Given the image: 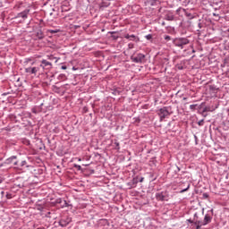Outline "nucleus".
<instances>
[{"instance_id":"obj_1","label":"nucleus","mask_w":229,"mask_h":229,"mask_svg":"<svg viewBox=\"0 0 229 229\" xmlns=\"http://www.w3.org/2000/svg\"><path fill=\"white\" fill-rule=\"evenodd\" d=\"M190 40L187 38H175L173 39V44L179 49H183L184 46L189 44Z\"/></svg>"},{"instance_id":"obj_2","label":"nucleus","mask_w":229,"mask_h":229,"mask_svg":"<svg viewBox=\"0 0 229 229\" xmlns=\"http://www.w3.org/2000/svg\"><path fill=\"white\" fill-rule=\"evenodd\" d=\"M214 217V209L208 210L207 214L204 216V219L201 222V226H207L212 223Z\"/></svg>"},{"instance_id":"obj_3","label":"nucleus","mask_w":229,"mask_h":229,"mask_svg":"<svg viewBox=\"0 0 229 229\" xmlns=\"http://www.w3.org/2000/svg\"><path fill=\"white\" fill-rule=\"evenodd\" d=\"M170 108L167 106H164L158 110V115L160 117L159 121L162 123L165 117H169L171 115Z\"/></svg>"},{"instance_id":"obj_4","label":"nucleus","mask_w":229,"mask_h":229,"mask_svg":"<svg viewBox=\"0 0 229 229\" xmlns=\"http://www.w3.org/2000/svg\"><path fill=\"white\" fill-rule=\"evenodd\" d=\"M4 164L7 165H13L14 169H18L19 166V158L17 156H11L10 157L6 158Z\"/></svg>"},{"instance_id":"obj_5","label":"nucleus","mask_w":229,"mask_h":229,"mask_svg":"<svg viewBox=\"0 0 229 229\" xmlns=\"http://www.w3.org/2000/svg\"><path fill=\"white\" fill-rule=\"evenodd\" d=\"M156 199L157 201H169V191H160L156 193Z\"/></svg>"},{"instance_id":"obj_6","label":"nucleus","mask_w":229,"mask_h":229,"mask_svg":"<svg viewBox=\"0 0 229 229\" xmlns=\"http://www.w3.org/2000/svg\"><path fill=\"white\" fill-rule=\"evenodd\" d=\"M131 60L134 64H142L146 60V55L139 53L136 55H131Z\"/></svg>"},{"instance_id":"obj_7","label":"nucleus","mask_w":229,"mask_h":229,"mask_svg":"<svg viewBox=\"0 0 229 229\" xmlns=\"http://www.w3.org/2000/svg\"><path fill=\"white\" fill-rule=\"evenodd\" d=\"M39 67H42L44 71H50V69H53V63L46 59H42Z\"/></svg>"},{"instance_id":"obj_8","label":"nucleus","mask_w":229,"mask_h":229,"mask_svg":"<svg viewBox=\"0 0 229 229\" xmlns=\"http://www.w3.org/2000/svg\"><path fill=\"white\" fill-rule=\"evenodd\" d=\"M193 221H194L195 229H201V222H202V220L199 219V216H198V212L194 213V215H193Z\"/></svg>"},{"instance_id":"obj_9","label":"nucleus","mask_w":229,"mask_h":229,"mask_svg":"<svg viewBox=\"0 0 229 229\" xmlns=\"http://www.w3.org/2000/svg\"><path fill=\"white\" fill-rule=\"evenodd\" d=\"M40 71L39 67H27L25 68V72L27 74H33L34 76H37V72Z\"/></svg>"},{"instance_id":"obj_10","label":"nucleus","mask_w":229,"mask_h":229,"mask_svg":"<svg viewBox=\"0 0 229 229\" xmlns=\"http://www.w3.org/2000/svg\"><path fill=\"white\" fill-rule=\"evenodd\" d=\"M30 13V9H26L22 11L21 13H18L16 15V19H22L23 21H26L28 19V14Z\"/></svg>"},{"instance_id":"obj_11","label":"nucleus","mask_w":229,"mask_h":229,"mask_svg":"<svg viewBox=\"0 0 229 229\" xmlns=\"http://www.w3.org/2000/svg\"><path fill=\"white\" fill-rule=\"evenodd\" d=\"M55 203H57L58 205H61L62 208H65V207H69V203H67V200H64L62 198L56 199Z\"/></svg>"},{"instance_id":"obj_12","label":"nucleus","mask_w":229,"mask_h":229,"mask_svg":"<svg viewBox=\"0 0 229 229\" xmlns=\"http://www.w3.org/2000/svg\"><path fill=\"white\" fill-rule=\"evenodd\" d=\"M175 17L173 12H167L165 14V21H174Z\"/></svg>"},{"instance_id":"obj_13","label":"nucleus","mask_w":229,"mask_h":229,"mask_svg":"<svg viewBox=\"0 0 229 229\" xmlns=\"http://www.w3.org/2000/svg\"><path fill=\"white\" fill-rule=\"evenodd\" d=\"M69 223H71L70 218H66V219L63 218L59 221V225H61L62 228H65V226H67L69 225Z\"/></svg>"},{"instance_id":"obj_14","label":"nucleus","mask_w":229,"mask_h":229,"mask_svg":"<svg viewBox=\"0 0 229 229\" xmlns=\"http://www.w3.org/2000/svg\"><path fill=\"white\" fill-rule=\"evenodd\" d=\"M36 37L38 40H42V38H44V32L42 31V30H36Z\"/></svg>"},{"instance_id":"obj_15","label":"nucleus","mask_w":229,"mask_h":229,"mask_svg":"<svg viewBox=\"0 0 229 229\" xmlns=\"http://www.w3.org/2000/svg\"><path fill=\"white\" fill-rule=\"evenodd\" d=\"M22 167H28V162L26 160L18 161V169H22Z\"/></svg>"},{"instance_id":"obj_16","label":"nucleus","mask_w":229,"mask_h":229,"mask_svg":"<svg viewBox=\"0 0 229 229\" xmlns=\"http://www.w3.org/2000/svg\"><path fill=\"white\" fill-rule=\"evenodd\" d=\"M113 146H114V148L116 149V151H119V149H121V146L119 144V141H117V140H115L114 142H113Z\"/></svg>"},{"instance_id":"obj_17","label":"nucleus","mask_w":229,"mask_h":229,"mask_svg":"<svg viewBox=\"0 0 229 229\" xmlns=\"http://www.w3.org/2000/svg\"><path fill=\"white\" fill-rule=\"evenodd\" d=\"M149 180L150 182H155V180H157V175H155V173L153 172L149 173Z\"/></svg>"},{"instance_id":"obj_18","label":"nucleus","mask_w":229,"mask_h":229,"mask_svg":"<svg viewBox=\"0 0 229 229\" xmlns=\"http://www.w3.org/2000/svg\"><path fill=\"white\" fill-rule=\"evenodd\" d=\"M129 40H131V42H139V38H137V36L132 34V35L130 36Z\"/></svg>"},{"instance_id":"obj_19","label":"nucleus","mask_w":229,"mask_h":229,"mask_svg":"<svg viewBox=\"0 0 229 229\" xmlns=\"http://www.w3.org/2000/svg\"><path fill=\"white\" fill-rule=\"evenodd\" d=\"M186 223L191 225V228H196V225H194V219L189 218L186 220Z\"/></svg>"},{"instance_id":"obj_20","label":"nucleus","mask_w":229,"mask_h":229,"mask_svg":"<svg viewBox=\"0 0 229 229\" xmlns=\"http://www.w3.org/2000/svg\"><path fill=\"white\" fill-rule=\"evenodd\" d=\"M31 61H32L31 57L25 58L23 61V65H28V64H30V62Z\"/></svg>"},{"instance_id":"obj_21","label":"nucleus","mask_w":229,"mask_h":229,"mask_svg":"<svg viewBox=\"0 0 229 229\" xmlns=\"http://www.w3.org/2000/svg\"><path fill=\"white\" fill-rule=\"evenodd\" d=\"M191 189V184L188 183L187 187L185 189H182L180 191V194H183V192H187V191Z\"/></svg>"},{"instance_id":"obj_22","label":"nucleus","mask_w":229,"mask_h":229,"mask_svg":"<svg viewBox=\"0 0 229 229\" xmlns=\"http://www.w3.org/2000/svg\"><path fill=\"white\" fill-rule=\"evenodd\" d=\"M176 68L179 71H183L185 69V66L183 64H176Z\"/></svg>"},{"instance_id":"obj_23","label":"nucleus","mask_w":229,"mask_h":229,"mask_svg":"<svg viewBox=\"0 0 229 229\" xmlns=\"http://www.w3.org/2000/svg\"><path fill=\"white\" fill-rule=\"evenodd\" d=\"M198 28H199V30H197V31H199V30H201V28H203V24L201 22V20L198 21Z\"/></svg>"},{"instance_id":"obj_24","label":"nucleus","mask_w":229,"mask_h":229,"mask_svg":"<svg viewBox=\"0 0 229 229\" xmlns=\"http://www.w3.org/2000/svg\"><path fill=\"white\" fill-rule=\"evenodd\" d=\"M132 185H137V183H139V177L137 178H133L131 181Z\"/></svg>"},{"instance_id":"obj_25","label":"nucleus","mask_w":229,"mask_h":229,"mask_svg":"<svg viewBox=\"0 0 229 229\" xmlns=\"http://www.w3.org/2000/svg\"><path fill=\"white\" fill-rule=\"evenodd\" d=\"M145 38H146L147 40H153V35H151V34L146 35V36H145Z\"/></svg>"},{"instance_id":"obj_26","label":"nucleus","mask_w":229,"mask_h":229,"mask_svg":"<svg viewBox=\"0 0 229 229\" xmlns=\"http://www.w3.org/2000/svg\"><path fill=\"white\" fill-rule=\"evenodd\" d=\"M164 38H165V40L166 42H169V41L171 40V36H169V35H165V36H164Z\"/></svg>"},{"instance_id":"obj_27","label":"nucleus","mask_w":229,"mask_h":229,"mask_svg":"<svg viewBox=\"0 0 229 229\" xmlns=\"http://www.w3.org/2000/svg\"><path fill=\"white\" fill-rule=\"evenodd\" d=\"M198 106V104H193L190 106V110H196V107Z\"/></svg>"},{"instance_id":"obj_28","label":"nucleus","mask_w":229,"mask_h":229,"mask_svg":"<svg viewBox=\"0 0 229 229\" xmlns=\"http://www.w3.org/2000/svg\"><path fill=\"white\" fill-rule=\"evenodd\" d=\"M48 33L54 35V33H58V30H48Z\"/></svg>"},{"instance_id":"obj_29","label":"nucleus","mask_w":229,"mask_h":229,"mask_svg":"<svg viewBox=\"0 0 229 229\" xmlns=\"http://www.w3.org/2000/svg\"><path fill=\"white\" fill-rule=\"evenodd\" d=\"M58 80H65V74L61 73V74L58 76Z\"/></svg>"},{"instance_id":"obj_30","label":"nucleus","mask_w":229,"mask_h":229,"mask_svg":"<svg viewBox=\"0 0 229 229\" xmlns=\"http://www.w3.org/2000/svg\"><path fill=\"white\" fill-rule=\"evenodd\" d=\"M198 124H199V126H203V124H205V120H204V119L199 120V121L198 122Z\"/></svg>"},{"instance_id":"obj_31","label":"nucleus","mask_w":229,"mask_h":229,"mask_svg":"<svg viewBox=\"0 0 229 229\" xmlns=\"http://www.w3.org/2000/svg\"><path fill=\"white\" fill-rule=\"evenodd\" d=\"M73 167H75V169H78V171H81V165H74Z\"/></svg>"},{"instance_id":"obj_32","label":"nucleus","mask_w":229,"mask_h":229,"mask_svg":"<svg viewBox=\"0 0 229 229\" xmlns=\"http://www.w3.org/2000/svg\"><path fill=\"white\" fill-rule=\"evenodd\" d=\"M202 198H203L204 199H207L208 198V193H203V194H202Z\"/></svg>"},{"instance_id":"obj_33","label":"nucleus","mask_w":229,"mask_h":229,"mask_svg":"<svg viewBox=\"0 0 229 229\" xmlns=\"http://www.w3.org/2000/svg\"><path fill=\"white\" fill-rule=\"evenodd\" d=\"M44 217H51V212H47L46 215H44Z\"/></svg>"},{"instance_id":"obj_34","label":"nucleus","mask_w":229,"mask_h":229,"mask_svg":"<svg viewBox=\"0 0 229 229\" xmlns=\"http://www.w3.org/2000/svg\"><path fill=\"white\" fill-rule=\"evenodd\" d=\"M128 47L129 49H133V43H129Z\"/></svg>"},{"instance_id":"obj_35","label":"nucleus","mask_w":229,"mask_h":229,"mask_svg":"<svg viewBox=\"0 0 229 229\" xmlns=\"http://www.w3.org/2000/svg\"><path fill=\"white\" fill-rule=\"evenodd\" d=\"M140 182V183H142V182H144V177H140V179L138 178V182Z\"/></svg>"},{"instance_id":"obj_36","label":"nucleus","mask_w":229,"mask_h":229,"mask_svg":"<svg viewBox=\"0 0 229 229\" xmlns=\"http://www.w3.org/2000/svg\"><path fill=\"white\" fill-rule=\"evenodd\" d=\"M130 34H126L125 36H124V38H126L127 40H130Z\"/></svg>"},{"instance_id":"obj_37","label":"nucleus","mask_w":229,"mask_h":229,"mask_svg":"<svg viewBox=\"0 0 229 229\" xmlns=\"http://www.w3.org/2000/svg\"><path fill=\"white\" fill-rule=\"evenodd\" d=\"M61 69H63V71H65V69H67V66H66V65H63V66L61 67Z\"/></svg>"},{"instance_id":"obj_38","label":"nucleus","mask_w":229,"mask_h":229,"mask_svg":"<svg viewBox=\"0 0 229 229\" xmlns=\"http://www.w3.org/2000/svg\"><path fill=\"white\" fill-rule=\"evenodd\" d=\"M30 65H35V62H32V63L30 64Z\"/></svg>"},{"instance_id":"obj_39","label":"nucleus","mask_w":229,"mask_h":229,"mask_svg":"<svg viewBox=\"0 0 229 229\" xmlns=\"http://www.w3.org/2000/svg\"><path fill=\"white\" fill-rule=\"evenodd\" d=\"M177 167V171H180V167L176 166Z\"/></svg>"},{"instance_id":"obj_40","label":"nucleus","mask_w":229,"mask_h":229,"mask_svg":"<svg viewBox=\"0 0 229 229\" xmlns=\"http://www.w3.org/2000/svg\"><path fill=\"white\" fill-rule=\"evenodd\" d=\"M165 24V22H163L162 25L164 26Z\"/></svg>"},{"instance_id":"obj_41","label":"nucleus","mask_w":229,"mask_h":229,"mask_svg":"<svg viewBox=\"0 0 229 229\" xmlns=\"http://www.w3.org/2000/svg\"><path fill=\"white\" fill-rule=\"evenodd\" d=\"M205 209H202V214L204 213Z\"/></svg>"},{"instance_id":"obj_42","label":"nucleus","mask_w":229,"mask_h":229,"mask_svg":"<svg viewBox=\"0 0 229 229\" xmlns=\"http://www.w3.org/2000/svg\"><path fill=\"white\" fill-rule=\"evenodd\" d=\"M183 99H184V100H186L187 98H184Z\"/></svg>"}]
</instances>
